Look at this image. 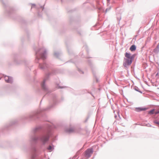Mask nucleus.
I'll use <instances>...</instances> for the list:
<instances>
[{"label": "nucleus", "mask_w": 159, "mask_h": 159, "mask_svg": "<svg viewBox=\"0 0 159 159\" xmlns=\"http://www.w3.org/2000/svg\"><path fill=\"white\" fill-rule=\"evenodd\" d=\"M48 139V137L47 136L44 137L42 138V140L43 142L47 141Z\"/></svg>", "instance_id": "obj_7"}, {"label": "nucleus", "mask_w": 159, "mask_h": 159, "mask_svg": "<svg viewBox=\"0 0 159 159\" xmlns=\"http://www.w3.org/2000/svg\"><path fill=\"white\" fill-rule=\"evenodd\" d=\"M157 75H159V73H158L156 74V76H157Z\"/></svg>", "instance_id": "obj_14"}, {"label": "nucleus", "mask_w": 159, "mask_h": 159, "mask_svg": "<svg viewBox=\"0 0 159 159\" xmlns=\"http://www.w3.org/2000/svg\"><path fill=\"white\" fill-rule=\"evenodd\" d=\"M93 153V150L91 148L87 149L84 152V155L86 158L89 157Z\"/></svg>", "instance_id": "obj_1"}, {"label": "nucleus", "mask_w": 159, "mask_h": 159, "mask_svg": "<svg viewBox=\"0 0 159 159\" xmlns=\"http://www.w3.org/2000/svg\"><path fill=\"white\" fill-rule=\"evenodd\" d=\"M146 110V108H142L140 107L136 108L135 110L137 111H141L145 110Z\"/></svg>", "instance_id": "obj_5"}, {"label": "nucleus", "mask_w": 159, "mask_h": 159, "mask_svg": "<svg viewBox=\"0 0 159 159\" xmlns=\"http://www.w3.org/2000/svg\"><path fill=\"white\" fill-rule=\"evenodd\" d=\"M5 81L7 83H11L12 82V80L11 78L8 76H6L5 77Z\"/></svg>", "instance_id": "obj_4"}, {"label": "nucleus", "mask_w": 159, "mask_h": 159, "mask_svg": "<svg viewBox=\"0 0 159 159\" xmlns=\"http://www.w3.org/2000/svg\"><path fill=\"white\" fill-rule=\"evenodd\" d=\"M133 59L125 58V62L123 63V65L125 67L127 66L130 65L131 64Z\"/></svg>", "instance_id": "obj_2"}, {"label": "nucleus", "mask_w": 159, "mask_h": 159, "mask_svg": "<svg viewBox=\"0 0 159 159\" xmlns=\"http://www.w3.org/2000/svg\"><path fill=\"white\" fill-rule=\"evenodd\" d=\"M42 87L43 88V89H45V87H44V83H43L42 84Z\"/></svg>", "instance_id": "obj_11"}, {"label": "nucleus", "mask_w": 159, "mask_h": 159, "mask_svg": "<svg viewBox=\"0 0 159 159\" xmlns=\"http://www.w3.org/2000/svg\"><path fill=\"white\" fill-rule=\"evenodd\" d=\"M128 0V1L129 2H130L131 1H133V0Z\"/></svg>", "instance_id": "obj_15"}, {"label": "nucleus", "mask_w": 159, "mask_h": 159, "mask_svg": "<svg viewBox=\"0 0 159 159\" xmlns=\"http://www.w3.org/2000/svg\"><path fill=\"white\" fill-rule=\"evenodd\" d=\"M52 147L51 146H50L48 148V150H49L50 151H52Z\"/></svg>", "instance_id": "obj_10"}, {"label": "nucleus", "mask_w": 159, "mask_h": 159, "mask_svg": "<svg viewBox=\"0 0 159 159\" xmlns=\"http://www.w3.org/2000/svg\"><path fill=\"white\" fill-rule=\"evenodd\" d=\"M74 131V129L73 128H70L67 131L69 133L72 132Z\"/></svg>", "instance_id": "obj_8"}, {"label": "nucleus", "mask_w": 159, "mask_h": 159, "mask_svg": "<svg viewBox=\"0 0 159 159\" xmlns=\"http://www.w3.org/2000/svg\"><path fill=\"white\" fill-rule=\"evenodd\" d=\"M42 57L43 58H44V57Z\"/></svg>", "instance_id": "obj_16"}, {"label": "nucleus", "mask_w": 159, "mask_h": 159, "mask_svg": "<svg viewBox=\"0 0 159 159\" xmlns=\"http://www.w3.org/2000/svg\"><path fill=\"white\" fill-rule=\"evenodd\" d=\"M126 58L133 59L134 58V55H131V54L128 52H126L125 54Z\"/></svg>", "instance_id": "obj_3"}, {"label": "nucleus", "mask_w": 159, "mask_h": 159, "mask_svg": "<svg viewBox=\"0 0 159 159\" xmlns=\"http://www.w3.org/2000/svg\"><path fill=\"white\" fill-rule=\"evenodd\" d=\"M154 123H156V124H158L159 125V122H156V121H154Z\"/></svg>", "instance_id": "obj_13"}, {"label": "nucleus", "mask_w": 159, "mask_h": 159, "mask_svg": "<svg viewBox=\"0 0 159 159\" xmlns=\"http://www.w3.org/2000/svg\"><path fill=\"white\" fill-rule=\"evenodd\" d=\"M154 113V110H153L149 111L148 113L150 114H153Z\"/></svg>", "instance_id": "obj_9"}, {"label": "nucleus", "mask_w": 159, "mask_h": 159, "mask_svg": "<svg viewBox=\"0 0 159 159\" xmlns=\"http://www.w3.org/2000/svg\"><path fill=\"white\" fill-rule=\"evenodd\" d=\"M155 114H159V111H156V112H155Z\"/></svg>", "instance_id": "obj_12"}, {"label": "nucleus", "mask_w": 159, "mask_h": 159, "mask_svg": "<svg viewBox=\"0 0 159 159\" xmlns=\"http://www.w3.org/2000/svg\"><path fill=\"white\" fill-rule=\"evenodd\" d=\"M136 47L134 45H132L129 48V50L131 51H134L136 50Z\"/></svg>", "instance_id": "obj_6"}]
</instances>
